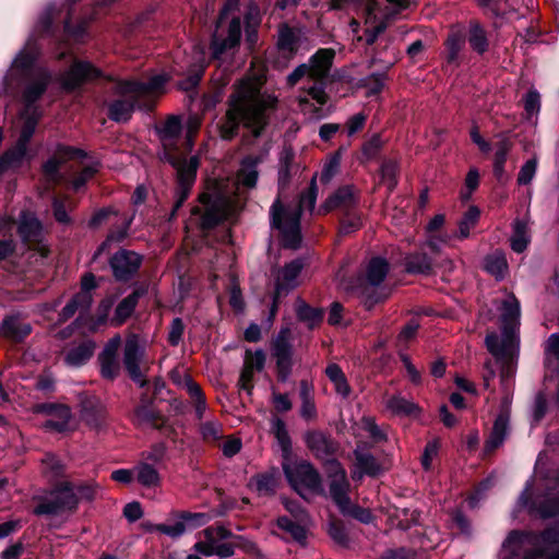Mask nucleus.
<instances>
[{"instance_id": "1", "label": "nucleus", "mask_w": 559, "mask_h": 559, "mask_svg": "<svg viewBox=\"0 0 559 559\" xmlns=\"http://www.w3.org/2000/svg\"><path fill=\"white\" fill-rule=\"evenodd\" d=\"M262 76H247L236 85L228 98V109L222 123L219 134L224 140L237 135L240 124L258 138L267 124L266 110L274 106L275 98L261 93Z\"/></svg>"}, {"instance_id": "2", "label": "nucleus", "mask_w": 559, "mask_h": 559, "mask_svg": "<svg viewBox=\"0 0 559 559\" xmlns=\"http://www.w3.org/2000/svg\"><path fill=\"white\" fill-rule=\"evenodd\" d=\"M180 132L181 122L180 119L175 116L169 117L160 130V138L165 148L164 158L176 169L177 174V186L174 192L175 201L169 219L176 216L177 211L188 199L194 185L199 167V158L197 156L185 159L175 156L169 151V146H171L174 141L180 135Z\"/></svg>"}, {"instance_id": "3", "label": "nucleus", "mask_w": 559, "mask_h": 559, "mask_svg": "<svg viewBox=\"0 0 559 559\" xmlns=\"http://www.w3.org/2000/svg\"><path fill=\"white\" fill-rule=\"evenodd\" d=\"M520 304L514 296H510L502 304V336L490 333L485 338L488 352L498 360L511 359L518 346L516 329L519 326Z\"/></svg>"}, {"instance_id": "4", "label": "nucleus", "mask_w": 559, "mask_h": 559, "mask_svg": "<svg viewBox=\"0 0 559 559\" xmlns=\"http://www.w3.org/2000/svg\"><path fill=\"white\" fill-rule=\"evenodd\" d=\"M33 501L36 502L33 513L38 516L72 514L79 507L74 484L69 480L58 483L44 496H34Z\"/></svg>"}, {"instance_id": "5", "label": "nucleus", "mask_w": 559, "mask_h": 559, "mask_svg": "<svg viewBox=\"0 0 559 559\" xmlns=\"http://www.w3.org/2000/svg\"><path fill=\"white\" fill-rule=\"evenodd\" d=\"M230 206L227 197L204 192L199 197V205L192 207L191 215L198 217L199 228L206 233L227 218Z\"/></svg>"}, {"instance_id": "6", "label": "nucleus", "mask_w": 559, "mask_h": 559, "mask_svg": "<svg viewBox=\"0 0 559 559\" xmlns=\"http://www.w3.org/2000/svg\"><path fill=\"white\" fill-rule=\"evenodd\" d=\"M270 216L271 226L282 234L283 246L297 249L301 242L299 210H285L277 198L270 209Z\"/></svg>"}, {"instance_id": "7", "label": "nucleus", "mask_w": 559, "mask_h": 559, "mask_svg": "<svg viewBox=\"0 0 559 559\" xmlns=\"http://www.w3.org/2000/svg\"><path fill=\"white\" fill-rule=\"evenodd\" d=\"M389 273V263L383 258H372L361 277V295L367 309H371L374 305L385 300L389 296L384 289L379 288Z\"/></svg>"}, {"instance_id": "8", "label": "nucleus", "mask_w": 559, "mask_h": 559, "mask_svg": "<svg viewBox=\"0 0 559 559\" xmlns=\"http://www.w3.org/2000/svg\"><path fill=\"white\" fill-rule=\"evenodd\" d=\"M203 539L194 544L193 549L203 556L229 558L235 552V545L228 542L233 533L224 526H209L203 532Z\"/></svg>"}, {"instance_id": "9", "label": "nucleus", "mask_w": 559, "mask_h": 559, "mask_svg": "<svg viewBox=\"0 0 559 559\" xmlns=\"http://www.w3.org/2000/svg\"><path fill=\"white\" fill-rule=\"evenodd\" d=\"M284 473L292 487L304 497V491H322L321 477L318 471L307 461L283 465Z\"/></svg>"}, {"instance_id": "10", "label": "nucleus", "mask_w": 559, "mask_h": 559, "mask_svg": "<svg viewBox=\"0 0 559 559\" xmlns=\"http://www.w3.org/2000/svg\"><path fill=\"white\" fill-rule=\"evenodd\" d=\"M290 330L283 328L274 337L271 352L276 362L277 379L286 382L293 371V345L290 344Z\"/></svg>"}, {"instance_id": "11", "label": "nucleus", "mask_w": 559, "mask_h": 559, "mask_svg": "<svg viewBox=\"0 0 559 559\" xmlns=\"http://www.w3.org/2000/svg\"><path fill=\"white\" fill-rule=\"evenodd\" d=\"M126 81H119L116 85V94L120 96V98L115 99L108 109V117L116 122H127L134 110L135 107L140 109L151 110L154 107V103L150 102H141V98L135 93H123L121 91V86Z\"/></svg>"}, {"instance_id": "12", "label": "nucleus", "mask_w": 559, "mask_h": 559, "mask_svg": "<svg viewBox=\"0 0 559 559\" xmlns=\"http://www.w3.org/2000/svg\"><path fill=\"white\" fill-rule=\"evenodd\" d=\"M82 150L58 144L52 155L44 163L41 169L46 181L50 185H59L64 177L60 173L61 167L71 159L84 157Z\"/></svg>"}, {"instance_id": "13", "label": "nucleus", "mask_w": 559, "mask_h": 559, "mask_svg": "<svg viewBox=\"0 0 559 559\" xmlns=\"http://www.w3.org/2000/svg\"><path fill=\"white\" fill-rule=\"evenodd\" d=\"M143 262V257L135 251L120 249L109 259L114 277L118 282H128L135 276Z\"/></svg>"}, {"instance_id": "14", "label": "nucleus", "mask_w": 559, "mask_h": 559, "mask_svg": "<svg viewBox=\"0 0 559 559\" xmlns=\"http://www.w3.org/2000/svg\"><path fill=\"white\" fill-rule=\"evenodd\" d=\"M330 496L342 513L348 511L350 499L348 497L349 481L345 469L336 461L330 462Z\"/></svg>"}, {"instance_id": "15", "label": "nucleus", "mask_w": 559, "mask_h": 559, "mask_svg": "<svg viewBox=\"0 0 559 559\" xmlns=\"http://www.w3.org/2000/svg\"><path fill=\"white\" fill-rule=\"evenodd\" d=\"M358 202V190L352 185H346L340 187L331 195H329V198L320 205L318 213L328 214L335 210H340L345 213L356 209Z\"/></svg>"}, {"instance_id": "16", "label": "nucleus", "mask_w": 559, "mask_h": 559, "mask_svg": "<svg viewBox=\"0 0 559 559\" xmlns=\"http://www.w3.org/2000/svg\"><path fill=\"white\" fill-rule=\"evenodd\" d=\"M241 39V22L239 16L233 17L226 32L214 34L211 43L213 57L219 59L225 52L235 49Z\"/></svg>"}, {"instance_id": "17", "label": "nucleus", "mask_w": 559, "mask_h": 559, "mask_svg": "<svg viewBox=\"0 0 559 559\" xmlns=\"http://www.w3.org/2000/svg\"><path fill=\"white\" fill-rule=\"evenodd\" d=\"M143 354L144 350L139 344L138 336H129L124 344L123 365L130 378L141 388L146 384L145 377L140 369V362L142 360Z\"/></svg>"}, {"instance_id": "18", "label": "nucleus", "mask_w": 559, "mask_h": 559, "mask_svg": "<svg viewBox=\"0 0 559 559\" xmlns=\"http://www.w3.org/2000/svg\"><path fill=\"white\" fill-rule=\"evenodd\" d=\"M100 75V71L92 63L86 61H76L61 78L62 88L72 92L84 83L92 81Z\"/></svg>"}, {"instance_id": "19", "label": "nucleus", "mask_w": 559, "mask_h": 559, "mask_svg": "<svg viewBox=\"0 0 559 559\" xmlns=\"http://www.w3.org/2000/svg\"><path fill=\"white\" fill-rule=\"evenodd\" d=\"M81 419L92 429H100L107 419V409L96 396H84L80 404Z\"/></svg>"}, {"instance_id": "20", "label": "nucleus", "mask_w": 559, "mask_h": 559, "mask_svg": "<svg viewBox=\"0 0 559 559\" xmlns=\"http://www.w3.org/2000/svg\"><path fill=\"white\" fill-rule=\"evenodd\" d=\"M304 269L301 259H295L278 270L275 280L277 297H285L298 286V277Z\"/></svg>"}, {"instance_id": "21", "label": "nucleus", "mask_w": 559, "mask_h": 559, "mask_svg": "<svg viewBox=\"0 0 559 559\" xmlns=\"http://www.w3.org/2000/svg\"><path fill=\"white\" fill-rule=\"evenodd\" d=\"M381 4L377 0H368L365 8V39L367 45H372L378 36L386 28V21L379 16Z\"/></svg>"}, {"instance_id": "22", "label": "nucleus", "mask_w": 559, "mask_h": 559, "mask_svg": "<svg viewBox=\"0 0 559 559\" xmlns=\"http://www.w3.org/2000/svg\"><path fill=\"white\" fill-rule=\"evenodd\" d=\"M51 80L50 71L45 68H37L32 71L29 81L23 91V99L27 106L34 104L43 96Z\"/></svg>"}, {"instance_id": "23", "label": "nucleus", "mask_w": 559, "mask_h": 559, "mask_svg": "<svg viewBox=\"0 0 559 559\" xmlns=\"http://www.w3.org/2000/svg\"><path fill=\"white\" fill-rule=\"evenodd\" d=\"M121 343L119 335L109 340L105 348L98 356L100 365V374L104 379L114 380L118 377L120 365L117 359V353Z\"/></svg>"}, {"instance_id": "24", "label": "nucleus", "mask_w": 559, "mask_h": 559, "mask_svg": "<svg viewBox=\"0 0 559 559\" xmlns=\"http://www.w3.org/2000/svg\"><path fill=\"white\" fill-rule=\"evenodd\" d=\"M329 96L325 93L323 81H313V84L304 88L297 96L299 107L302 111H318L321 106L328 103Z\"/></svg>"}, {"instance_id": "25", "label": "nucleus", "mask_w": 559, "mask_h": 559, "mask_svg": "<svg viewBox=\"0 0 559 559\" xmlns=\"http://www.w3.org/2000/svg\"><path fill=\"white\" fill-rule=\"evenodd\" d=\"M334 57L335 51L332 48H321L311 56L307 63L310 71V80L324 81L332 68Z\"/></svg>"}, {"instance_id": "26", "label": "nucleus", "mask_w": 559, "mask_h": 559, "mask_svg": "<svg viewBox=\"0 0 559 559\" xmlns=\"http://www.w3.org/2000/svg\"><path fill=\"white\" fill-rule=\"evenodd\" d=\"M308 449L321 460L330 461V457L336 451L334 441L321 431H309L305 436Z\"/></svg>"}, {"instance_id": "27", "label": "nucleus", "mask_w": 559, "mask_h": 559, "mask_svg": "<svg viewBox=\"0 0 559 559\" xmlns=\"http://www.w3.org/2000/svg\"><path fill=\"white\" fill-rule=\"evenodd\" d=\"M166 81L167 78L162 74L154 75L146 82L126 81L124 84L121 86V91L123 93L133 92L138 94L141 99H144V102L150 103L152 102L151 99H148L151 95L159 91L164 86Z\"/></svg>"}, {"instance_id": "28", "label": "nucleus", "mask_w": 559, "mask_h": 559, "mask_svg": "<svg viewBox=\"0 0 559 559\" xmlns=\"http://www.w3.org/2000/svg\"><path fill=\"white\" fill-rule=\"evenodd\" d=\"M43 225L36 215L29 211H22L19 216L17 233L25 243L39 241Z\"/></svg>"}, {"instance_id": "29", "label": "nucleus", "mask_w": 559, "mask_h": 559, "mask_svg": "<svg viewBox=\"0 0 559 559\" xmlns=\"http://www.w3.org/2000/svg\"><path fill=\"white\" fill-rule=\"evenodd\" d=\"M46 411L50 415V418L43 424V427L46 430L57 432H66L69 430L72 419L70 407L66 405L49 404L46 406Z\"/></svg>"}, {"instance_id": "30", "label": "nucleus", "mask_w": 559, "mask_h": 559, "mask_svg": "<svg viewBox=\"0 0 559 559\" xmlns=\"http://www.w3.org/2000/svg\"><path fill=\"white\" fill-rule=\"evenodd\" d=\"M31 332V324L22 321L17 316H9L0 324V335L13 342H22Z\"/></svg>"}, {"instance_id": "31", "label": "nucleus", "mask_w": 559, "mask_h": 559, "mask_svg": "<svg viewBox=\"0 0 559 559\" xmlns=\"http://www.w3.org/2000/svg\"><path fill=\"white\" fill-rule=\"evenodd\" d=\"M299 171V165L295 163V154L292 148H285L280 157L277 185L281 191L287 189L292 178Z\"/></svg>"}, {"instance_id": "32", "label": "nucleus", "mask_w": 559, "mask_h": 559, "mask_svg": "<svg viewBox=\"0 0 559 559\" xmlns=\"http://www.w3.org/2000/svg\"><path fill=\"white\" fill-rule=\"evenodd\" d=\"M277 485L278 479L275 471L255 474L248 481V488L261 497L273 496Z\"/></svg>"}, {"instance_id": "33", "label": "nucleus", "mask_w": 559, "mask_h": 559, "mask_svg": "<svg viewBox=\"0 0 559 559\" xmlns=\"http://www.w3.org/2000/svg\"><path fill=\"white\" fill-rule=\"evenodd\" d=\"M95 348V342L91 340L82 341L68 349L64 355V362L70 367H81L92 358Z\"/></svg>"}, {"instance_id": "34", "label": "nucleus", "mask_w": 559, "mask_h": 559, "mask_svg": "<svg viewBox=\"0 0 559 559\" xmlns=\"http://www.w3.org/2000/svg\"><path fill=\"white\" fill-rule=\"evenodd\" d=\"M466 37L459 31L452 28L444 40L445 60L448 64L459 66L460 53L465 46Z\"/></svg>"}, {"instance_id": "35", "label": "nucleus", "mask_w": 559, "mask_h": 559, "mask_svg": "<svg viewBox=\"0 0 559 559\" xmlns=\"http://www.w3.org/2000/svg\"><path fill=\"white\" fill-rule=\"evenodd\" d=\"M467 40L471 48L478 55H484L489 49L487 32L476 20L469 21Z\"/></svg>"}, {"instance_id": "36", "label": "nucleus", "mask_w": 559, "mask_h": 559, "mask_svg": "<svg viewBox=\"0 0 559 559\" xmlns=\"http://www.w3.org/2000/svg\"><path fill=\"white\" fill-rule=\"evenodd\" d=\"M508 433V417L503 414H500L495 423L492 430L488 437V439L485 442L484 452L485 454H489L492 451H495L497 448H499Z\"/></svg>"}, {"instance_id": "37", "label": "nucleus", "mask_w": 559, "mask_h": 559, "mask_svg": "<svg viewBox=\"0 0 559 559\" xmlns=\"http://www.w3.org/2000/svg\"><path fill=\"white\" fill-rule=\"evenodd\" d=\"M40 463L41 473L49 481H56L67 476V466L56 454L46 453Z\"/></svg>"}, {"instance_id": "38", "label": "nucleus", "mask_w": 559, "mask_h": 559, "mask_svg": "<svg viewBox=\"0 0 559 559\" xmlns=\"http://www.w3.org/2000/svg\"><path fill=\"white\" fill-rule=\"evenodd\" d=\"M258 163L259 160L251 156L242 159L240 168L237 173L238 185L249 189L255 187L259 177Z\"/></svg>"}, {"instance_id": "39", "label": "nucleus", "mask_w": 559, "mask_h": 559, "mask_svg": "<svg viewBox=\"0 0 559 559\" xmlns=\"http://www.w3.org/2000/svg\"><path fill=\"white\" fill-rule=\"evenodd\" d=\"M295 311L298 320L306 323L309 329H313L320 324L323 319L322 309L309 306L301 298L296 299Z\"/></svg>"}, {"instance_id": "40", "label": "nucleus", "mask_w": 559, "mask_h": 559, "mask_svg": "<svg viewBox=\"0 0 559 559\" xmlns=\"http://www.w3.org/2000/svg\"><path fill=\"white\" fill-rule=\"evenodd\" d=\"M93 302V297L86 293H78L72 299L62 308L59 317L60 321H67L72 318L75 312H86Z\"/></svg>"}, {"instance_id": "41", "label": "nucleus", "mask_w": 559, "mask_h": 559, "mask_svg": "<svg viewBox=\"0 0 559 559\" xmlns=\"http://www.w3.org/2000/svg\"><path fill=\"white\" fill-rule=\"evenodd\" d=\"M142 295L141 292L134 290L132 294L123 298L117 306L115 310V314L111 318V323L114 325H120L122 324L128 318L131 317L133 313L138 302L139 298Z\"/></svg>"}, {"instance_id": "42", "label": "nucleus", "mask_w": 559, "mask_h": 559, "mask_svg": "<svg viewBox=\"0 0 559 559\" xmlns=\"http://www.w3.org/2000/svg\"><path fill=\"white\" fill-rule=\"evenodd\" d=\"M432 265V260L426 252H414L405 258V267L408 273L430 274Z\"/></svg>"}, {"instance_id": "43", "label": "nucleus", "mask_w": 559, "mask_h": 559, "mask_svg": "<svg viewBox=\"0 0 559 559\" xmlns=\"http://www.w3.org/2000/svg\"><path fill=\"white\" fill-rule=\"evenodd\" d=\"M325 374L329 380L334 384L335 392L342 397L346 399L350 394V386L343 372L342 368L337 364H330L325 368Z\"/></svg>"}, {"instance_id": "44", "label": "nucleus", "mask_w": 559, "mask_h": 559, "mask_svg": "<svg viewBox=\"0 0 559 559\" xmlns=\"http://www.w3.org/2000/svg\"><path fill=\"white\" fill-rule=\"evenodd\" d=\"M51 207L53 217L59 224L70 225L72 223L69 211L74 209V204L68 195L53 197L51 200Z\"/></svg>"}, {"instance_id": "45", "label": "nucleus", "mask_w": 559, "mask_h": 559, "mask_svg": "<svg viewBox=\"0 0 559 559\" xmlns=\"http://www.w3.org/2000/svg\"><path fill=\"white\" fill-rule=\"evenodd\" d=\"M27 152V145L16 141L15 145L0 156V170L21 165Z\"/></svg>"}, {"instance_id": "46", "label": "nucleus", "mask_w": 559, "mask_h": 559, "mask_svg": "<svg viewBox=\"0 0 559 559\" xmlns=\"http://www.w3.org/2000/svg\"><path fill=\"white\" fill-rule=\"evenodd\" d=\"M386 407L395 415L415 416L420 413L417 404L400 395L390 397Z\"/></svg>"}, {"instance_id": "47", "label": "nucleus", "mask_w": 559, "mask_h": 559, "mask_svg": "<svg viewBox=\"0 0 559 559\" xmlns=\"http://www.w3.org/2000/svg\"><path fill=\"white\" fill-rule=\"evenodd\" d=\"M136 480L144 487H156L160 483L158 472L148 463H140L134 467Z\"/></svg>"}, {"instance_id": "48", "label": "nucleus", "mask_w": 559, "mask_h": 559, "mask_svg": "<svg viewBox=\"0 0 559 559\" xmlns=\"http://www.w3.org/2000/svg\"><path fill=\"white\" fill-rule=\"evenodd\" d=\"M199 432L206 443H215L224 436L223 426L218 420H205L200 423Z\"/></svg>"}, {"instance_id": "49", "label": "nucleus", "mask_w": 559, "mask_h": 559, "mask_svg": "<svg viewBox=\"0 0 559 559\" xmlns=\"http://www.w3.org/2000/svg\"><path fill=\"white\" fill-rule=\"evenodd\" d=\"M361 227L362 219L360 213L357 211V207L343 213L338 229L341 235H349L359 230Z\"/></svg>"}, {"instance_id": "50", "label": "nucleus", "mask_w": 559, "mask_h": 559, "mask_svg": "<svg viewBox=\"0 0 559 559\" xmlns=\"http://www.w3.org/2000/svg\"><path fill=\"white\" fill-rule=\"evenodd\" d=\"M277 47L288 53H295L298 48V37L287 25H282L278 29Z\"/></svg>"}, {"instance_id": "51", "label": "nucleus", "mask_w": 559, "mask_h": 559, "mask_svg": "<svg viewBox=\"0 0 559 559\" xmlns=\"http://www.w3.org/2000/svg\"><path fill=\"white\" fill-rule=\"evenodd\" d=\"M134 420L138 425H147L154 428L162 426L160 415L152 407L142 405L136 407L134 412Z\"/></svg>"}, {"instance_id": "52", "label": "nucleus", "mask_w": 559, "mask_h": 559, "mask_svg": "<svg viewBox=\"0 0 559 559\" xmlns=\"http://www.w3.org/2000/svg\"><path fill=\"white\" fill-rule=\"evenodd\" d=\"M400 165L396 160H385L381 166V180L388 190L393 191L399 182Z\"/></svg>"}, {"instance_id": "53", "label": "nucleus", "mask_w": 559, "mask_h": 559, "mask_svg": "<svg viewBox=\"0 0 559 559\" xmlns=\"http://www.w3.org/2000/svg\"><path fill=\"white\" fill-rule=\"evenodd\" d=\"M170 380L179 389L185 390L188 395L195 394L201 386L185 370L175 369L170 372Z\"/></svg>"}, {"instance_id": "54", "label": "nucleus", "mask_w": 559, "mask_h": 559, "mask_svg": "<svg viewBox=\"0 0 559 559\" xmlns=\"http://www.w3.org/2000/svg\"><path fill=\"white\" fill-rule=\"evenodd\" d=\"M480 216V212L476 206H471L461 221L459 222V238L465 239L469 236L471 229H473Z\"/></svg>"}, {"instance_id": "55", "label": "nucleus", "mask_w": 559, "mask_h": 559, "mask_svg": "<svg viewBox=\"0 0 559 559\" xmlns=\"http://www.w3.org/2000/svg\"><path fill=\"white\" fill-rule=\"evenodd\" d=\"M507 267V260L502 253L496 252L485 260V270L496 277H502Z\"/></svg>"}, {"instance_id": "56", "label": "nucleus", "mask_w": 559, "mask_h": 559, "mask_svg": "<svg viewBox=\"0 0 559 559\" xmlns=\"http://www.w3.org/2000/svg\"><path fill=\"white\" fill-rule=\"evenodd\" d=\"M317 197L318 187L316 182V177H313L307 191L300 195L299 205L297 207H294L293 210H299L300 214L302 210H308L312 212L316 206Z\"/></svg>"}, {"instance_id": "57", "label": "nucleus", "mask_w": 559, "mask_h": 559, "mask_svg": "<svg viewBox=\"0 0 559 559\" xmlns=\"http://www.w3.org/2000/svg\"><path fill=\"white\" fill-rule=\"evenodd\" d=\"M528 243L526 236V225L521 221L514 223V234L511 239V248L513 251L521 253L523 252Z\"/></svg>"}, {"instance_id": "58", "label": "nucleus", "mask_w": 559, "mask_h": 559, "mask_svg": "<svg viewBox=\"0 0 559 559\" xmlns=\"http://www.w3.org/2000/svg\"><path fill=\"white\" fill-rule=\"evenodd\" d=\"M128 229H129V224H126L121 228L110 231L108 234L107 238L105 239V241H103L100 243V246L97 248V250L95 251V253L93 255V261L97 260V258L104 251L108 250L112 242H121L127 237Z\"/></svg>"}, {"instance_id": "59", "label": "nucleus", "mask_w": 559, "mask_h": 559, "mask_svg": "<svg viewBox=\"0 0 559 559\" xmlns=\"http://www.w3.org/2000/svg\"><path fill=\"white\" fill-rule=\"evenodd\" d=\"M356 460L357 466L364 474L376 476L380 473V465L373 455L369 453H357Z\"/></svg>"}, {"instance_id": "60", "label": "nucleus", "mask_w": 559, "mask_h": 559, "mask_svg": "<svg viewBox=\"0 0 559 559\" xmlns=\"http://www.w3.org/2000/svg\"><path fill=\"white\" fill-rule=\"evenodd\" d=\"M272 428L282 451L286 454L289 453L292 449V442L285 423L282 419L276 418L273 421Z\"/></svg>"}, {"instance_id": "61", "label": "nucleus", "mask_w": 559, "mask_h": 559, "mask_svg": "<svg viewBox=\"0 0 559 559\" xmlns=\"http://www.w3.org/2000/svg\"><path fill=\"white\" fill-rule=\"evenodd\" d=\"M510 151V144L508 141H501L495 153L493 173L498 178H501L504 171V164L507 156Z\"/></svg>"}, {"instance_id": "62", "label": "nucleus", "mask_w": 559, "mask_h": 559, "mask_svg": "<svg viewBox=\"0 0 559 559\" xmlns=\"http://www.w3.org/2000/svg\"><path fill=\"white\" fill-rule=\"evenodd\" d=\"M277 525L283 531L288 532L292 535V537L294 539H296V540L300 542V540L306 538V531H305V528L301 525H299V524L295 523L294 521H292L287 516L278 518Z\"/></svg>"}, {"instance_id": "63", "label": "nucleus", "mask_w": 559, "mask_h": 559, "mask_svg": "<svg viewBox=\"0 0 559 559\" xmlns=\"http://www.w3.org/2000/svg\"><path fill=\"white\" fill-rule=\"evenodd\" d=\"M265 365V354L262 349H258L254 353L247 350L245 356L243 366L250 367V369L258 372L262 371Z\"/></svg>"}, {"instance_id": "64", "label": "nucleus", "mask_w": 559, "mask_h": 559, "mask_svg": "<svg viewBox=\"0 0 559 559\" xmlns=\"http://www.w3.org/2000/svg\"><path fill=\"white\" fill-rule=\"evenodd\" d=\"M538 513L543 519H551L559 515V497L548 498L540 502Z\"/></svg>"}]
</instances>
